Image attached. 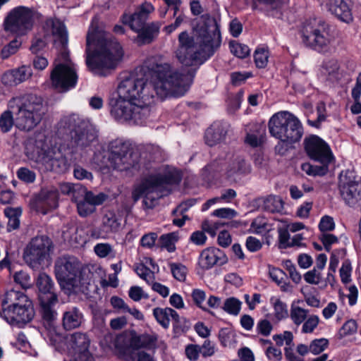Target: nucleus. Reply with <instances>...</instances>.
Returning a JSON list of instances; mask_svg holds the SVG:
<instances>
[{
    "label": "nucleus",
    "instance_id": "9",
    "mask_svg": "<svg viewBox=\"0 0 361 361\" xmlns=\"http://www.w3.org/2000/svg\"><path fill=\"white\" fill-rule=\"evenodd\" d=\"M154 11L153 5L147 1L139 5L133 13L123 14L122 22L137 33L136 42L139 45L151 43L158 35L159 27L156 23L146 24L151 13Z\"/></svg>",
    "mask_w": 361,
    "mask_h": 361
},
{
    "label": "nucleus",
    "instance_id": "60",
    "mask_svg": "<svg viewBox=\"0 0 361 361\" xmlns=\"http://www.w3.org/2000/svg\"><path fill=\"white\" fill-rule=\"evenodd\" d=\"M242 302L235 298H227V313L238 315L241 308Z\"/></svg>",
    "mask_w": 361,
    "mask_h": 361
},
{
    "label": "nucleus",
    "instance_id": "49",
    "mask_svg": "<svg viewBox=\"0 0 361 361\" xmlns=\"http://www.w3.org/2000/svg\"><path fill=\"white\" fill-rule=\"evenodd\" d=\"M13 72L18 84L28 80L32 75L31 68L27 66H23L18 68L13 69Z\"/></svg>",
    "mask_w": 361,
    "mask_h": 361
},
{
    "label": "nucleus",
    "instance_id": "35",
    "mask_svg": "<svg viewBox=\"0 0 361 361\" xmlns=\"http://www.w3.org/2000/svg\"><path fill=\"white\" fill-rule=\"evenodd\" d=\"M308 313V310L292 305L290 307V317L295 325L299 326L307 318Z\"/></svg>",
    "mask_w": 361,
    "mask_h": 361
},
{
    "label": "nucleus",
    "instance_id": "51",
    "mask_svg": "<svg viewBox=\"0 0 361 361\" xmlns=\"http://www.w3.org/2000/svg\"><path fill=\"white\" fill-rule=\"evenodd\" d=\"M329 345V341L326 338L313 340L310 345V352L314 355H318L323 352Z\"/></svg>",
    "mask_w": 361,
    "mask_h": 361
},
{
    "label": "nucleus",
    "instance_id": "30",
    "mask_svg": "<svg viewBox=\"0 0 361 361\" xmlns=\"http://www.w3.org/2000/svg\"><path fill=\"white\" fill-rule=\"evenodd\" d=\"M153 315L157 322L164 329L170 325L171 320L179 322V315L176 311L170 307H156L153 310Z\"/></svg>",
    "mask_w": 361,
    "mask_h": 361
},
{
    "label": "nucleus",
    "instance_id": "16",
    "mask_svg": "<svg viewBox=\"0 0 361 361\" xmlns=\"http://www.w3.org/2000/svg\"><path fill=\"white\" fill-rule=\"evenodd\" d=\"M90 340L82 332H75L68 338L67 355L64 361H94L89 348Z\"/></svg>",
    "mask_w": 361,
    "mask_h": 361
},
{
    "label": "nucleus",
    "instance_id": "10",
    "mask_svg": "<svg viewBox=\"0 0 361 361\" xmlns=\"http://www.w3.org/2000/svg\"><path fill=\"white\" fill-rule=\"evenodd\" d=\"M269 130L271 136L288 144L300 141L303 135L301 122L288 111L273 115L269 121Z\"/></svg>",
    "mask_w": 361,
    "mask_h": 361
},
{
    "label": "nucleus",
    "instance_id": "31",
    "mask_svg": "<svg viewBox=\"0 0 361 361\" xmlns=\"http://www.w3.org/2000/svg\"><path fill=\"white\" fill-rule=\"evenodd\" d=\"M224 130V123L219 122L214 123L206 130L204 135L206 144L209 146H214L219 143L223 137Z\"/></svg>",
    "mask_w": 361,
    "mask_h": 361
},
{
    "label": "nucleus",
    "instance_id": "63",
    "mask_svg": "<svg viewBox=\"0 0 361 361\" xmlns=\"http://www.w3.org/2000/svg\"><path fill=\"white\" fill-rule=\"evenodd\" d=\"M319 228L322 233L334 230L335 224L333 218L329 216H323L319 222Z\"/></svg>",
    "mask_w": 361,
    "mask_h": 361
},
{
    "label": "nucleus",
    "instance_id": "50",
    "mask_svg": "<svg viewBox=\"0 0 361 361\" xmlns=\"http://www.w3.org/2000/svg\"><path fill=\"white\" fill-rule=\"evenodd\" d=\"M268 52L264 49L258 48L255 51L254 59L257 68H264L268 62Z\"/></svg>",
    "mask_w": 361,
    "mask_h": 361
},
{
    "label": "nucleus",
    "instance_id": "41",
    "mask_svg": "<svg viewBox=\"0 0 361 361\" xmlns=\"http://www.w3.org/2000/svg\"><path fill=\"white\" fill-rule=\"evenodd\" d=\"M170 269L173 276L178 281H184L186 279L188 269L180 263H170Z\"/></svg>",
    "mask_w": 361,
    "mask_h": 361
},
{
    "label": "nucleus",
    "instance_id": "3",
    "mask_svg": "<svg viewBox=\"0 0 361 361\" xmlns=\"http://www.w3.org/2000/svg\"><path fill=\"white\" fill-rule=\"evenodd\" d=\"M92 20L87 34L86 65L95 75L106 76L116 68L123 56L121 46L109 33L99 30Z\"/></svg>",
    "mask_w": 361,
    "mask_h": 361
},
{
    "label": "nucleus",
    "instance_id": "12",
    "mask_svg": "<svg viewBox=\"0 0 361 361\" xmlns=\"http://www.w3.org/2000/svg\"><path fill=\"white\" fill-rule=\"evenodd\" d=\"M80 262L73 257H62L55 263L56 277L66 294L75 291L79 284Z\"/></svg>",
    "mask_w": 361,
    "mask_h": 361
},
{
    "label": "nucleus",
    "instance_id": "36",
    "mask_svg": "<svg viewBox=\"0 0 361 361\" xmlns=\"http://www.w3.org/2000/svg\"><path fill=\"white\" fill-rule=\"evenodd\" d=\"M229 49L235 56L239 59H245L250 53V49L247 45L234 40L229 42Z\"/></svg>",
    "mask_w": 361,
    "mask_h": 361
},
{
    "label": "nucleus",
    "instance_id": "18",
    "mask_svg": "<svg viewBox=\"0 0 361 361\" xmlns=\"http://www.w3.org/2000/svg\"><path fill=\"white\" fill-rule=\"evenodd\" d=\"M121 227V219L114 212H107L102 218L100 227L91 231V236L94 238H107L109 234L116 233Z\"/></svg>",
    "mask_w": 361,
    "mask_h": 361
},
{
    "label": "nucleus",
    "instance_id": "17",
    "mask_svg": "<svg viewBox=\"0 0 361 361\" xmlns=\"http://www.w3.org/2000/svg\"><path fill=\"white\" fill-rule=\"evenodd\" d=\"M35 316L32 303L20 305L14 309L2 310L1 317L9 324L23 327L30 322Z\"/></svg>",
    "mask_w": 361,
    "mask_h": 361
},
{
    "label": "nucleus",
    "instance_id": "7",
    "mask_svg": "<svg viewBox=\"0 0 361 361\" xmlns=\"http://www.w3.org/2000/svg\"><path fill=\"white\" fill-rule=\"evenodd\" d=\"M59 126L69 131V137L62 149L68 150L71 155L80 153L90 147L97 137L90 121L78 114H73L63 117Z\"/></svg>",
    "mask_w": 361,
    "mask_h": 361
},
{
    "label": "nucleus",
    "instance_id": "8",
    "mask_svg": "<svg viewBox=\"0 0 361 361\" xmlns=\"http://www.w3.org/2000/svg\"><path fill=\"white\" fill-rule=\"evenodd\" d=\"M94 162L100 168H112L120 171L137 169V155L133 154L130 145L121 139H116L108 145L107 151L94 153Z\"/></svg>",
    "mask_w": 361,
    "mask_h": 361
},
{
    "label": "nucleus",
    "instance_id": "20",
    "mask_svg": "<svg viewBox=\"0 0 361 361\" xmlns=\"http://www.w3.org/2000/svg\"><path fill=\"white\" fill-rule=\"evenodd\" d=\"M61 149H58L57 152H53V154L51 152L47 156L46 162L48 164V167L50 170L56 171L57 173H63L68 170L73 159V156L68 154V151L66 152V154H63ZM66 151V149L65 150ZM75 159V157L74 158Z\"/></svg>",
    "mask_w": 361,
    "mask_h": 361
},
{
    "label": "nucleus",
    "instance_id": "56",
    "mask_svg": "<svg viewBox=\"0 0 361 361\" xmlns=\"http://www.w3.org/2000/svg\"><path fill=\"white\" fill-rule=\"evenodd\" d=\"M17 176L20 180L27 183H33L36 178L35 173L27 168L19 169Z\"/></svg>",
    "mask_w": 361,
    "mask_h": 361
},
{
    "label": "nucleus",
    "instance_id": "43",
    "mask_svg": "<svg viewBox=\"0 0 361 361\" xmlns=\"http://www.w3.org/2000/svg\"><path fill=\"white\" fill-rule=\"evenodd\" d=\"M85 198L96 209V207L103 204L108 198V195L104 192L95 194L87 190Z\"/></svg>",
    "mask_w": 361,
    "mask_h": 361
},
{
    "label": "nucleus",
    "instance_id": "21",
    "mask_svg": "<svg viewBox=\"0 0 361 361\" xmlns=\"http://www.w3.org/2000/svg\"><path fill=\"white\" fill-rule=\"evenodd\" d=\"M84 322V314L77 307H68L63 313L62 326L66 331L80 328Z\"/></svg>",
    "mask_w": 361,
    "mask_h": 361
},
{
    "label": "nucleus",
    "instance_id": "37",
    "mask_svg": "<svg viewBox=\"0 0 361 361\" xmlns=\"http://www.w3.org/2000/svg\"><path fill=\"white\" fill-rule=\"evenodd\" d=\"M16 345L20 350L31 356L37 357L38 355V352L35 348H32L26 336L22 332L19 333L17 336Z\"/></svg>",
    "mask_w": 361,
    "mask_h": 361
},
{
    "label": "nucleus",
    "instance_id": "47",
    "mask_svg": "<svg viewBox=\"0 0 361 361\" xmlns=\"http://www.w3.org/2000/svg\"><path fill=\"white\" fill-rule=\"evenodd\" d=\"M21 42L18 39H13L8 44L5 45L1 51V56L2 59H6L10 57L11 55L16 54L20 46Z\"/></svg>",
    "mask_w": 361,
    "mask_h": 361
},
{
    "label": "nucleus",
    "instance_id": "44",
    "mask_svg": "<svg viewBox=\"0 0 361 361\" xmlns=\"http://www.w3.org/2000/svg\"><path fill=\"white\" fill-rule=\"evenodd\" d=\"M159 240L161 246L166 248L169 252L176 250L175 242L177 240V237L174 233L162 235Z\"/></svg>",
    "mask_w": 361,
    "mask_h": 361
},
{
    "label": "nucleus",
    "instance_id": "59",
    "mask_svg": "<svg viewBox=\"0 0 361 361\" xmlns=\"http://www.w3.org/2000/svg\"><path fill=\"white\" fill-rule=\"evenodd\" d=\"M273 326L271 322L267 319L259 320L256 326V330L258 334H262L264 336H268L270 335Z\"/></svg>",
    "mask_w": 361,
    "mask_h": 361
},
{
    "label": "nucleus",
    "instance_id": "55",
    "mask_svg": "<svg viewBox=\"0 0 361 361\" xmlns=\"http://www.w3.org/2000/svg\"><path fill=\"white\" fill-rule=\"evenodd\" d=\"M319 319L317 315H311L303 322L302 331L305 334L312 333L317 326Z\"/></svg>",
    "mask_w": 361,
    "mask_h": 361
},
{
    "label": "nucleus",
    "instance_id": "58",
    "mask_svg": "<svg viewBox=\"0 0 361 361\" xmlns=\"http://www.w3.org/2000/svg\"><path fill=\"white\" fill-rule=\"evenodd\" d=\"M304 279L308 283L317 285L321 282V271L314 268L304 275Z\"/></svg>",
    "mask_w": 361,
    "mask_h": 361
},
{
    "label": "nucleus",
    "instance_id": "26",
    "mask_svg": "<svg viewBox=\"0 0 361 361\" xmlns=\"http://www.w3.org/2000/svg\"><path fill=\"white\" fill-rule=\"evenodd\" d=\"M329 11L341 20L349 23L353 20L351 10L344 0H329Z\"/></svg>",
    "mask_w": 361,
    "mask_h": 361
},
{
    "label": "nucleus",
    "instance_id": "40",
    "mask_svg": "<svg viewBox=\"0 0 361 361\" xmlns=\"http://www.w3.org/2000/svg\"><path fill=\"white\" fill-rule=\"evenodd\" d=\"M250 171V165L247 164L245 160L240 157L236 158L230 165L229 172L231 174L247 173Z\"/></svg>",
    "mask_w": 361,
    "mask_h": 361
},
{
    "label": "nucleus",
    "instance_id": "1",
    "mask_svg": "<svg viewBox=\"0 0 361 361\" xmlns=\"http://www.w3.org/2000/svg\"><path fill=\"white\" fill-rule=\"evenodd\" d=\"M145 78L130 75L117 87V96L109 105L110 114L118 122L142 124L152 116L155 96L181 97L188 91L194 73L182 74L161 58L148 59L144 66Z\"/></svg>",
    "mask_w": 361,
    "mask_h": 361
},
{
    "label": "nucleus",
    "instance_id": "6",
    "mask_svg": "<svg viewBox=\"0 0 361 361\" xmlns=\"http://www.w3.org/2000/svg\"><path fill=\"white\" fill-rule=\"evenodd\" d=\"M180 180V174L176 169L164 167L143 178L141 183L134 188L132 198L136 202L141 197H144V209H153L158 204L159 200L168 193L169 186L178 183Z\"/></svg>",
    "mask_w": 361,
    "mask_h": 361
},
{
    "label": "nucleus",
    "instance_id": "2",
    "mask_svg": "<svg viewBox=\"0 0 361 361\" xmlns=\"http://www.w3.org/2000/svg\"><path fill=\"white\" fill-rule=\"evenodd\" d=\"M220 32L216 20L209 16H202L192 35L182 32L178 36L176 50L178 60L185 66H200L220 45Z\"/></svg>",
    "mask_w": 361,
    "mask_h": 361
},
{
    "label": "nucleus",
    "instance_id": "62",
    "mask_svg": "<svg viewBox=\"0 0 361 361\" xmlns=\"http://www.w3.org/2000/svg\"><path fill=\"white\" fill-rule=\"evenodd\" d=\"M279 248L286 249L290 247V234L288 231L284 228H279Z\"/></svg>",
    "mask_w": 361,
    "mask_h": 361
},
{
    "label": "nucleus",
    "instance_id": "13",
    "mask_svg": "<svg viewBox=\"0 0 361 361\" xmlns=\"http://www.w3.org/2000/svg\"><path fill=\"white\" fill-rule=\"evenodd\" d=\"M333 40L331 27L324 21H319L313 26H307L302 32V42L305 45L319 53L329 51Z\"/></svg>",
    "mask_w": 361,
    "mask_h": 361
},
{
    "label": "nucleus",
    "instance_id": "64",
    "mask_svg": "<svg viewBox=\"0 0 361 361\" xmlns=\"http://www.w3.org/2000/svg\"><path fill=\"white\" fill-rule=\"evenodd\" d=\"M269 276L277 284L283 283V280L287 278L286 274L283 270L274 267L269 269Z\"/></svg>",
    "mask_w": 361,
    "mask_h": 361
},
{
    "label": "nucleus",
    "instance_id": "25",
    "mask_svg": "<svg viewBox=\"0 0 361 361\" xmlns=\"http://www.w3.org/2000/svg\"><path fill=\"white\" fill-rule=\"evenodd\" d=\"M2 310L14 309L20 305L32 303L22 291L11 289L8 290L2 300Z\"/></svg>",
    "mask_w": 361,
    "mask_h": 361
},
{
    "label": "nucleus",
    "instance_id": "14",
    "mask_svg": "<svg viewBox=\"0 0 361 361\" xmlns=\"http://www.w3.org/2000/svg\"><path fill=\"white\" fill-rule=\"evenodd\" d=\"M37 13L26 6H17L8 13L4 25L7 32L21 36L27 34L33 27Z\"/></svg>",
    "mask_w": 361,
    "mask_h": 361
},
{
    "label": "nucleus",
    "instance_id": "48",
    "mask_svg": "<svg viewBox=\"0 0 361 361\" xmlns=\"http://www.w3.org/2000/svg\"><path fill=\"white\" fill-rule=\"evenodd\" d=\"M274 315L278 320L283 319L288 316L287 305L280 299H275L274 302Z\"/></svg>",
    "mask_w": 361,
    "mask_h": 361
},
{
    "label": "nucleus",
    "instance_id": "45",
    "mask_svg": "<svg viewBox=\"0 0 361 361\" xmlns=\"http://www.w3.org/2000/svg\"><path fill=\"white\" fill-rule=\"evenodd\" d=\"M135 272L148 284H151L155 280L154 272L142 264H140L136 267Z\"/></svg>",
    "mask_w": 361,
    "mask_h": 361
},
{
    "label": "nucleus",
    "instance_id": "53",
    "mask_svg": "<svg viewBox=\"0 0 361 361\" xmlns=\"http://www.w3.org/2000/svg\"><path fill=\"white\" fill-rule=\"evenodd\" d=\"M293 339V334L288 331H284L283 334H276L273 336V340L279 346H282L284 342L287 346H290L292 344Z\"/></svg>",
    "mask_w": 361,
    "mask_h": 361
},
{
    "label": "nucleus",
    "instance_id": "29",
    "mask_svg": "<svg viewBox=\"0 0 361 361\" xmlns=\"http://www.w3.org/2000/svg\"><path fill=\"white\" fill-rule=\"evenodd\" d=\"M226 225L225 220H219L217 221L211 222L209 220H204L202 223V228L204 231L209 233L211 236H214L216 234V232L219 231V235L218 237L219 244L223 247H226V230L221 229Z\"/></svg>",
    "mask_w": 361,
    "mask_h": 361
},
{
    "label": "nucleus",
    "instance_id": "5",
    "mask_svg": "<svg viewBox=\"0 0 361 361\" xmlns=\"http://www.w3.org/2000/svg\"><path fill=\"white\" fill-rule=\"evenodd\" d=\"M46 25L51 28L54 44L59 47V54L54 59L50 73L51 85L56 89L66 92L75 87L78 78L75 66L71 61L67 49L68 32L64 24L58 19L47 20Z\"/></svg>",
    "mask_w": 361,
    "mask_h": 361
},
{
    "label": "nucleus",
    "instance_id": "34",
    "mask_svg": "<svg viewBox=\"0 0 361 361\" xmlns=\"http://www.w3.org/2000/svg\"><path fill=\"white\" fill-rule=\"evenodd\" d=\"M154 353H147L142 350L126 348L123 353V358L126 361H156Z\"/></svg>",
    "mask_w": 361,
    "mask_h": 361
},
{
    "label": "nucleus",
    "instance_id": "15",
    "mask_svg": "<svg viewBox=\"0 0 361 361\" xmlns=\"http://www.w3.org/2000/svg\"><path fill=\"white\" fill-rule=\"evenodd\" d=\"M53 243L47 235L32 238L23 251V259L32 269H37L42 263L49 259Z\"/></svg>",
    "mask_w": 361,
    "mask_h": 361
},
{
    "label": "nucleus",
    "instance_id": "19",
    "mask_svg": "<svg viewBox=\"0 0 361 361\" xmlns=\"http://www.w3.org/2000/svg\"><path fill=\"white\" fill-rule=\"evenodd\" d=\"M161 345H164L162 341H159L158 335L156 334H142L140 335H135L130 338L129 341V346L127 348L132 350H141L146 349L152 350L153 353Z\"/></svg>",
    "mask_w": 361,
    "mask_h": 361
},
{
    "label": "nucleus",
    "instance_id": "28",
    "mask_svg": "<svg viewBox=\"0 0 361 361\" xmlns=\"http://www.w3.org/2000/svg\"><path fill=\"white\" fill-rule=\"evenodd\" d=\"M61 192L71 197V201L75 204L83 200L87 188L79 183H62L59 185Z\"/></svg>",
    "mask_w": 361,
    "mask_h": 361
},
{
    "label": "nucleus",
    "instance_id": "57",
    "mask_svg": "<svg viewBox=\"0 0 361 361\" xmlns=\"http://www.w3.org/2000/svg\"><path fill=\"white\" fill-rule=\"evenodd\" d=\"M319 239L322 242L324 249L327 252L331 250V247L333 244L336 243L338 241V239L336 235L326 232L322 233L319 235Z\"/></svg>",
    "mask_w": 361,
    "mask_h": 361
},
{
    "label": "nucleus",
    "instance_id": "27",
    "mask_svg": "<svg viewBox=\"0 0 361 361\" xmlns=\"http://www.w3.org/2000/svg\"><path fill=\"white\" fill-rule=\"evenodd\" d=\"M37 287L39 290L38 298H51L54 299L57 297L54 291V283L51 278L45 273H40L36 281Z\"/></svg>",
    "mask_w": 361,
    "mask_h": 361
},
{
    "label": "nucleus",
    "instance_id": "42",
    "mask_svg": "<svg viewBox=\"0 0 361 361\" xmlns=\"http://www.w3.org/2000/svg\"><path fill=\"white\" fill-rule=\"evenodd\" d=\"M94 250L96 255L101 258L106 257L114 258L116 257V252L111 245L108 243H98L94 246Z\"/></svg>",
    "mask_w": 361,
    "mask_h": 361
},
{
    "label": "nucleus",
    "instance_id": "33",
    "mask_svg": "<svg viewBox=\"0 0 361 361\" xmlns=\"http://www.w3.org/2000/svg\"><path fill=\"white\" fill-rule=\"evenodd\" d=\"M283 205L284 202L279 196L271 195L264 198L262 207L267 212L282 213Z\"/></svg>",
    "mask_w": 361,
    "mask_h": 361
},
{
    "label": "nucleus",
    "instance_id": "22",
    "mask_svg": "<svg viewBox=\"0 0 361 361\" xmlns=\"http://www.w3.org/2000/svg\"><path fill=\"white\" fill-rule=\"evenodd\" d=\"M224 253L216 247H209L202 251L198 259L199 267L204 269H209L219 263L221 264Z\"/></svg>",
    "mask_w": 361,
    "mask_h": 361
},
{
    "label": "nucleus",
    "instance_id": "46",
    "mask_svg": "<svg viewBox=\"0 0 361 361\" xmlns=\"http://www.w3.org/2000/svg\"><path fill=\"white\" fill-rule=\"evenodd\" d=\"M76 206L78 214L82 217H86L94 213L96 210V209H94L90 202L86 200L85 197L83 200L77 202Z\"/></svg>",
    "mask_w": 361,
    "mask_h": 361
},
{
    "label": "nucleus",
    "instance_id": "39",
    "mask_svg": "<svg viewBox=\"0 0 361 361\" xmlns=\"http://www.w3.org/2000/svg\"><path fill=\"white\" fill-rule=\"evenodd\" d=\"M338 64L336 59H329L322 64V73L329 77V80L337 79Z\"/></svg>",
    "mask_w": 361,
    "mask_h": 361
},
{
    "label": "nucleus",
    "instance_id": "23",
    "mask_svg": "<svg viewBox=\"0 0 361 361\" xmlns=\"http://www.w3.org/2000/svg\"><path fill=\"white\" fill-rule=\"evenodd\" d=\"M40 312L44 324L51 328L57 318V312L55 305L58 302V297L54 299L51 298H42L39 299Z\"/></svg>",
    "mask_w": 361,
    "mask_h": 361
},
{
    "label": "nucleus",
    "instance_id": "11",
    "mask_svg": "<svg viewBox=\"0 0 361 361\" xmlns=\"http://www.w3.org/2000/svg\"><path fill=\"white\" fill-rule=\"evenodd\" d=\"M305 150L312 160L319 162L321 166L302 164V170L310 176H324L328 171V165L334 157L329 145L319 136L312 135L304 140Z\"/></svg>",
    "mask_w": 361,
    "mask_h": 361
},
{
    "label": "nucleus",
    "instance_id": "54",
    "mask_svg": "<svg viewBox=\"0 0 361 361\" xmlns=\"http://www.w3.org/2000/svg\"><path fill=\"white\" fill-rule=\"evenodd\" d=\"M243 92H239L229 98V107L227 109V111L230 114H235V112L240 109L243 100Z\"/></svg>",
    "mask_w": 361,
    "mask_h": 361
},
{
    "label": "nucleus",
    "instance_id": "38",
    "mask_svg": "<svg viewBox=\"0 0 361 361\" xmlns=\"http://www.w3.org/2000/svg\"><path fill=\"white\" fill-rule=\"evenodd\" d=\"M250 230L255 234H264L269 232L270 228L264 217L257 216L251 223Z\"/></svg>",
    "mask_w": 361,
    "mask_h": 361
},
{
    "label": "nucleus",
    "instance_id": "52",
    "mask_svg": "<svg viewBox=\"0 0 361 361\" xmlns=\"http://www.w3.org/2000/svg\"><path fill=\"white\" fill-rule=\"evenodd\" d=\"M13 279L15 282L20 285L23 288L26 289L31 286L30 276L23 271L16 272Z\"/></svg>",
    "mask_w": 361,
    "mask_h": 361
},
{
    "label": "nucleus",
    "instance_id": "24",
    "mask_svg": "<svg viewBox=\"0 0 361 361\" xmlns=\"http://www.w3.org/2000/svg\"><path fill=\"white\" fill-rule=\"evenodd\" d=\"M58 200L59 192L56 188L43 189L37 197L38 206L42 207L44 214L49 210L56 209L58 207Z\"/></svg>",
    "mask_w": 361,
    "mask_h": 361
},
{
    "label": "nucleus",
    "instance_id": "32",
    "mask_svg": "<svg viewBox=\"0 0 361 361\" xmlns=\"http://www.w3.org/2000/svg\"><path fill=\"white\" fill-rule=\"evenodd\" d=\"M4 214L8 219L6 231L11 232L20 226V217L22 214L21 207H6L4 209Z\"/></svg>",
    "mask_w": 361,
    "mask_h": 361
},
{
    "label": "nucleus",
    "instance_id": "61",
    "mask_svg": "<svg viewBox=\"0 0 361 361\" xmlns=\"http://www.w3.org/2000/svg\"><path fill=\"white\" fill-rule=\"evenodd\" d=\"M251 76L250 72H234L231 74V82L233 85L238 86Z\"/></svg>",
    "mask_w": 361,
    "mask_h": 361
},
{
    "label": "nucleus",
    "instance_id": "4",
    "mask_svg": "<svg viewBox=\"0 0 361 361\" xmlns=\"http://www.w3.org/2000/svg\"><path fill=\"white\" fill-rule=\"evenodd\" d=\"M10 106L16 109L15 118L9 110L1 114L0 130L4 133L11 131L13 125L20 130L30 131L40 123L45 114L43 99L32 93L13 98Z\"/></svg>",
    "mask_w": 361,
    "mask_h": 361
}]
</instances>
